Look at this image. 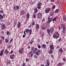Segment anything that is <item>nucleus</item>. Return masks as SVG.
I'll use <instances>...</instances> for the list:
<instances>
[{
	"instance_id": "obj_17",
	"label": "nucleus",
	"mask_w": 66,
	"mask_h": 66,
	"mask_svg": "<svg viewBox=\"0 0 66 66\" xmlns=\"http://www.w3.org/2000/svg\"><path fill=\"white\" fill-rule=\"evenodd\" d=\"M29 17H30V14H29V13H28L26 14V18L27 20H28V19H29Z\"/></svg>"
},
{
	"instance_id": "obj_44",
	"label": "nucleus",
	"mask_w": 66,
	"mask_h": 66,
	"mask_svg": "<svg viewBox=\"0 0 66 66\" xmlns=\"http://www.w3.org/2000/svg\"><path fill=\"white\" fill-rule=\"evenodd\" d=\"M22 66H26V63H23L22 65Z\"/></svg>"
},
{
	"instance_id": "obj_51",
	"label": "nucleus",
	"mask_w": 66,
	"mask_h": 66,
	"mask_svg": "<svg viewBox=\"0 0 66 66\" xmlns=\"http://www.w3.org/2000/svg\"><path fill=\"white\" fill-rule=\"evenodd\" d=\"M13 9L14 10V11H15V10H16V6L13 7Z\"/></svg>"
},
{
	"instance_id": "obj_30",
	"label": "nucleus",
	"mask_w": 66,
	"mask_h": 66,
	"mask_svg": "<svg viewBox=\"0 0 66 66\" xmlns=\"http://www.w3.org/2000/svg\"><path fill=\"white\" fill-rule=\"evenodd\" d=\"M6 34L7 35L9 36L10 35V31H8L7 32Z\"/></svg>"
},
{
	"instance_id": "obj_52",
	"label": "nucleus",
	"mask_w": 66,
	"mask_h": 66,
	"mask_svg": "<svg viewBox=\"0 0 66 66\" xmlns=\"http://www.w3.org/2000/svg\"><path fill=\"white\" fill-rule=\"evenodd\" d=\"M13 41V38H12L11 40H10V42H9V43H11L12 41Z\"/></svg>"
},
{
	"instance_id": "obj_25",
	"label": "nucleus",
	"mask_w": 66,
	"mask_h": 66,
	"mask_svg": "<svg viewBox=\"0 0 66 66\" xmlns=\"http://www.w3.org/2000/svg\"><path fill=\"white\" fill-rule=\"evenodd\" d=\"M11 63V61H8L6 62L7 64V65H9V64H10Z\"/></svg>"
},
{
	"instance_id": "obj_15",
	"label": "nucleus",
	"mask_w": 66,
	"mask_h": 66,
	"mask_svg": "<svg viewBox=\"0 0 66 66\" xmlns=\"http://www.w3.org/2000/svg\"><path fill=\"white\" fill-rule=\"evenodd\" d=\"M4 48L1 51V52L0 53V56H2L3 55V52L4 51Z\"/></svg>"
},
{
	"instance_id": "obj_4",
	"label": "nucleus",
	"mask_w": 66,
	"mask_h": 66,
	"mask_svg": "<svg viewBox=\"0 0 66 66\" xmlns=\"http://www.w3.org/2000/svg\"><path fill=\"white\" fill-rule=\"evenodd\" d=\"M61 27L63 30L65 29L66 27H65V24L63 23V22H61Z\"/></svg>"
},
{
	"instance_id": "obj_20",
	"label": "nucleus",
	"mask_w": 66,
	"mask_h": 66,
	"mask_svg": "<svg viewBox=\"0 0 66 66\" xmlns=\"http://www.w3.org/2000/svg\"><path fill=\"white\" fill-rule=\"evenodd\" d=\"M53 38H55L56 39H57V38H59L55 34L53 35Z\"/></svg>"
},
{
	"instance_id": "obj_53",
	"label": "nucleus",
	"mask_w": 66,
	"mask_h": 66,
	"mask_svg": "<svg viewBox=\"0 0 66 66\" xmlns=\"http://www.w3.org/2000/svg\"><path fill=\"white\" fill-rule=\"evenodd\" d=\"M37 50V48H34V50L35 51H36V50Z\"/></svg>"
},
{
	"instance_id": "obj_63",
	"label": "nucleus",
	"mask_w": 66,
	"mask_h": 66,
	"mask_svg": "<svg viewBox=\"0 0 66 66\" xmlns=\"http://www.w3.org/2000/svg\"><path fill=\"white\" fill-rule=\"evenodd\" d=\"M35 50H33V52H32V53H35Z\"/></svg>"
},
{
	"instance_id": "obj_56",
	"label": "nucleus",
	"mask_w": 66,
	"mask_h": 66,
	"mask_svg": "<svg viewBox=\"0 0 66 66\" xmlns=\"http://www.w3.org/2000/svg\"><path fill=\"white\" fill-rule=\"evenodd\" d=\"M41 47V46H40V45H39L38 46V48H39V49H40Z\"/></svg>"
},
{
	"instance_id": "obj_58",
	"label": "nucleus",
	"mask_w": 66,
	"mask_h": 66,
	"mask_svg": "<svg viewBox=\"0 0 66 66\" xmlns=\"http://www.w3.org/2000/svg\"><path fill=\"white\" fill-rule=\"evenodd\" d=\"M51 2H53H53H54V1L53 0H51Z\"/></svg>"
},
{
	"instance_id": "obj_32",
	"label": "nucleus",
	"mask_w": 66,
	"mask_h": 66,
	"mask_svg": "<svg viewBox=\"0 0 66 66\" xmlns=\"http://www.w3.org/2000/svg\"><path fill=\"white\" fill-rule=\"evenodd\" d=\"M16 9L17 11H18L19 9V7L18 6H16Z\"/></svg>"
},
{
	"instance_id": "obj_18",
	"label": "nucleus",
	"mask_w": 66,
	"mask_h": 66,
	"mask_svg": "<svg viewBox=\"0 0 66 66\" xmlns=\"http://www.w3.org/2000/svg\"><path fill=\"white\" fill-rule=\"evenodd\" d=\"M63 65H64V63L60 62L58 63L57 64L58 66H62Z\"/></svg>"
},
{
	"instance_id": "obj_28",
	"label": "nucleus",
	"mask_w": 66,
	"mask_h": 66,
	"mask_svg": "<svg viewBox=\"0 0 66 66\" xmlns=\"http://www.w3.org/2000/svg\"><path fill=\"white\" fill-rule=\"evenodd\" d=\"M59 9H56L55 11V13H57L58 12H59Z\"/></svg>"
},
{
	"instance_id": "obj_2",
	"label": "nucleus",
	"mask_w": 66,
	"mask_h": 66,
	"mask_svg": "<svg viewBox=\"0 0 66 66\" xmlns=\"http://www.w3.org/2000/svg\"><path fill=\"white\" fill-rule=\"evenodd\" d=\"M25 32H29V34L31 35V34H32V30L31 28L30 29H27L26 30Z\"/></svg>"
},
{
	"instance_id": "obj_6",
	"label": "nucleus",
	"mask_w": 66,
	"mask_h": 66,
	"mask_svg": "<svg viewBox=\"0 0 66 66\" xmlns=\"http://www.w3.org/2000/svg\"><path fill=\"white\" fill-rule=\"evenodd\" d=\"M6 16V14H3V16L1 14H0V19L1 20V19L3 18L4 17H5Z\"/></svg>"
},
{
	"instance_id": "obj_43",
	"label": "nucleus",
	"mask_w": 66,
	"mask_h": 66,
	"mask_svg": "<svg viewBox=\"0 0 66 66\" xmlns=\"http://www.w3.org/2000/svg\"><path fill=\"white\" fill-rule=\"evenodd\" d=\"M34 46L32 47V48L31 49V50L32 51L33 50H34Z\"/></svg>"
},
{
	"instance_id": "obj_24",
	"label": "nucleus",
	"mask_w": 66,
	"mask_h": 66,
	"mask_svg": "<svg viewBox=\"0 0 66 66\" xmlns=\"http://www.w3.org/2000/svg\"><path fill=\"white\" fill-rule=\"evenodd\" d=\"M47 65H50V62H49V60H47Z\"/></svg>"
},
{
	"instance_id": "obj_16",
	"label": "nucleus",
	"mask_w": 66,
	"mask_h": 66,
	"mask_svg": "<svg viewBox=\"0 0 66 66\" xmlns=\"http://www.w3.org/2000/svg\"><path fill=\"white\" fill-rule=\"evenodd\" d=\"M58 52H61V54H62L63 52V50L62 48H60L59 50H58Z\"/></svg>"
},
{
	"instance_id": "obj_61",
	"label": "nucleus",
	"mask_w": 66,
	"mask_h": 66,
	"mask_svg": "<svg viewBox=\"0 0 66 66\" xmlns=\"http://www.w3.org/2000/svg\"><path fill=\"white\" fill-rule=\"evenodd\" d=\"M63 61H64V62H65L66 60V59H64V58H63Z\"/></svg>"
},
{
	"instance_id": "obj_57",
	"label": "nucleus",
	"mask_w": 66,
	"mask_h": 66,
	"mask_svg": "<svg viewBox=\"0 0 66 66\" xmlns=\"http://www.w3.org/2000/svg\"><path fill=\"white\" fill-rule=\"evenodd\" d=\"M45 19H43L42 20V22H45Z\"/></svg>"
},
{
	"instance_id": "obj_41",
	"label": "nucleus",
	"mask_w": 66,
	"mask_h": 66,
	"mask_svg": "<svg viewBox=\"0 0 66 66\" xmlns=\"http://www.w3.org/2000/svg\"><path fill=\"white\" fill-rule=\"evenodd\" d=\"M61 40H62V38H60L58 40V42H59V43H60V42L61 41Z\"/></svg>"
},
{
	"instance_id": "obj_1",
	"label": "nucleus",
	"mask_w": 66,
	"mask_h": 66,
	"mask_svg": "<svg viewBox=\"0 0 66 66\" xmlns=\"http://www.w3.org/2000/svg\"><path fill=\"white\" fill-rule=\"evenodd\" d=\"M54 28L53 29L52 28H51L50 29H49L48 28H47V31L49 35H51V34H50V33L51 32V34L52 33L54 30Z\"/></svg>"
},
{
	"instance_id": "obj_3",
	"label": "nucleus",
	"mask_w": 66,
	"mask_h": 66,
	"mask_svg": "<svg viewBox=\"0 0 66 66\" xmlns=\"http://www.w3.org/2000/svg\"><path fill=\"white\" fill-rule=\"evenodd\" d=\"M1 27L2 28V30H4L6 28V26L5 24L3 23L1 24Z\"/></svg>"
},
{
	"instance_id": "obj_64",
	"label": "nucleus",
	"mask_w": 66,
	"mask_h": 66,
	"mask_svg": "<svg viewBox=\"0 0 66 66\" xmlns=\"http://www.w3.org/2000/svg\"><path fill=\"white\" fill-rule=\"evenodd\" d=\"M26 36V35H23V37H24Z\"/></svg>"
},
{
	"instance_id": "obj_36",
	"label": "nucleus",
	"mask_w": 66,
	"mask_h": 66,
	"mask_svg": "<svg viewBox=\"0 0 66 66\" xmlns=\"http://www.w3.org/2000/svg\"><path fill=\"white\" fill-rule=\"evenodd\" d=\"M22 51L20 49H19V52L21 54H22Z\"/></svg>"
},
{
	"instance_id": "obj_19",
	"label": "nucleus",
	"mask_w": 66,
	"mask_h": 66,
	"mask_svg": "<svg viewBox=\"0 0 66 66\" xmlns=\"http://www.w3.org/2000/svg\"><path fill=\"white\" fill-rule=\"evenodd\" d=\"M20 14L21 15H22L23 14H24V10H22L21 11Z\"/></svg>"
},
{
	"instance_id": "obj_37",
	"label": "nucleus",
	"mask_w": 66,
	"mask_h": 66,
	"mask_svg": "<svg viewBox=\"0 0 66 66\" xmlns=\"http://www.w3.org/2000/svg\"><path fill=\"white\" fill-rule=\"evenodd\" d=\"M36 55L37 56H38L39 55V54L38 52H36Z\"/></svg>"
},
{
	"instance_id": "obj_45",
	"label": "nucleus",
	"mask_w": 66,
	"mask_h": 66,
	"mask_svg": "<svg viewBox=\"0 0 66 66\" xmlns=\"http://www.w3.org/2000/svg\"><path fill=\"white\" fill-rule=\"evenodd\" d=\"M33 16L34 18H36V15L35 14H34V15H33Z\"/></svg>"
},
{
	"instance_id": "obj_60",
	"label": "nucleus",
	"mask_w": 66,
	"mask_h": 66,
	"mask_svg": "<svg viewBox=\"0 0 66 66\" xmlns=\"http://www.w3.org/2000/svg\"><path fill=\"white\" fill-rule=\"evenodd\" d=\"M37 52H38V53H40V50H38V51H37Z\"/></svg>"
},
{
	"instance_id": "obj_12",
	"label": "nucleus",
	"mask_w": 66,
	"mask_h": 66,
	"mask_svg": "<svg viewBox=\"0 0 66 66\" xmlns=\"http://www.w3.org/2000/svg\"><path fill=\"white\" fill-rule=\"evenodd\" d=\"M54 47H52V48H51L50 49V54H52V53H53V50L52 49H53Z\"/></svg>"
},
{
	"instance_id": "obj_50",
	"label": "nucleus",
	"mask_w": 66,
	"mask_h": 66,
	"mask_svg": "<svg viewBox=\"0 0 66 66\" xmlns=\"http://www.w3.org/2000/svg\"><path fill=\"white\" fill-rule=\"evenodd\" d=\"M41 28L42 30H45V28L43 27H42Z\"/></svg>"
},
{
	"instance_id": "obj_14",
	"label": "nucleus",
	"mask_w": 66,
	"mask_h": 66,
	"mask_svg": "<svg viewBox=\"0 0 66 66\" xmlns=\"http://www.w3.org/2000/svg\"><path fill=\"white\" fill-rule=\"evenodd\" d=\"M15 56V54H13V55H11L10 56V58L11 59H14V56Z\"/></svg>"
},
{
	"instance_id": "obj_5",
	"label": "nucleus",
	"mask_w": 66,
	"mask_h": 66,
	"mask_svg": "<svg viewBox=\"0 0 66 66\" xmlns=\"http://www.w3.org/2000/svg\"><path fill=\"white\" fill-rule=\"evenodd\" d=\"M51 10V9L49 8H47L45 9V12L46 13H48Z\"/></svg>"
},
{
	"instance_id": "obj_34",
	"label": "nucleus",
	"mask_w": 66,
	"mask_h": 66,
	"mask_svg": "<svg viewBox=\"0 0 66 66\" xmlns=\"http://www.w3.org/2000/svg\"><path fill=\"white\" fill-rule=\"evenodd\" d=\"M37 15H38V16H42V13H39L37 14Z\"/></svg>"
},
{
	"instance_id": "obj_31",
	"label": "nucleus",
	"mask_w": 66,
	"mask_h": 66,
	"mask_svg": "<svg viewBox=\"0 0 66 66\" xmlns=\"http://www.w3.org/2000/svg\"><path fill=\"white\" fill-rule=\"evenodd\" d=\"M63 20L64 21H66V17L64 16L63 18Z\"/></svg>"
},
{
	"instance_id": "obj_55",
	"label": "nucleus",
	"mask_w": 66,
	"mask_h": 66,
	"mask_svg": "<svg viewBox=\"0 0 66 66\" xmlns=\"http://www.w3.org/2000/svg\"><path fill=\"white\" fill-rule=\"evenodd\" d=\"M32 53V51H31L30 52H29V53L28 54H31V53Z\"/></svg>"
},
{
	"instance_id": "obj_10",
	"label": "nucleus",
	"mask_w": 66,
	"mask_h": 66,
	"mask_svg": "<svg viewBox=\"0 0 66 66\" xmlns=\"http://www.w3.org/2000/svg\"><path fill=\"white\" fill-rule=\"evenodd\" d=\"M39 27V26L38 24H37V25L36 26V29L37 31H38Z\"/></svg>"
},
{
	"instance_id": "obj_59",
	"label": "nucleus",
	"mask_w": 66,
	"mask_h": 66,
	"mask_svg": "<svg viewBox=\"0 0 66 66\" xmlns=\"http://www.w3.org/2000/svg\"><path fill=\"white\" fill-rule=\"evenodd\" d=\"M28 60L29 59H28V58H27L26 60V62H28Z\"/></svg>"
},
{
	"instance_id": "obj_8",
	"label": "nucleus",
	"mask_w": 66,
	"mask_h": 66,
	"mask_svg": "<svg viewBox=\"0 0 66 66\" xmlns=\"http://www.w3.org/2000/svg\"><path fill=\"white\" fill-rule=\"evenodd\" d=\"M53 21V18H52L49 17L48 18V23H50L51 21Z\"/></svg>"
},
{
	"instance_id": "obj_48",
	"label": "nucleus",
	"mask_w": 66,
	"mask_h": 66,
	"mask_svg": "<svg viewBox=\"0 0 66 66\" xmlns=\"http://www.w3.org/2000/svg\"><path fill=\"white\" fill-rule=\"evenodd\" d=\"M33 42H34V41H33L30 42V44L31 45H32V44H33Z\"/></svg>"
},
{
	"instance_id": "obj_21",
	"label": "nucleus",
	"mask_w": 66,
	"mask_h": 66,
	"mask_svg": "<svg viewBox=\"0 0 66 66\" xmlns=\"http://www.w3.org/2000/svg\"><path fill=\"white\" fill-rule=\"evenodd\" d=\"M42 47L43 48L46 49V45L45 44H43L42 46Z\"/></svg>"
},
{
	"instance_id": "obj_7",
	"label": "nucleus",
	"mask_w": 66,
	"mask_h": 66,
	"mask_svg": "<svg viewBox=\"0 0 66 66\" xmlns=\"http://www.w3.org/2000/svg\"><path fill=\"white\" fill-rule=\"evenodd\" d=\"M42 4L41 3H39L37 4V8L38 9H41V5Z\"/></svg>"
},
{
	"instance_id": "obj_27",
	"label": "nucleus",
	"mask_w": 66,
	"mask_h": 66,
	"mask_svg": "<svg viewBox=\"0 0 66 66\" xmlns=\"http://www.w3.org/2000/svg\"><path fill=\"white\" fill-rule=\"evenodd\" d=\"M18 28H20V22H18Z\"/></svg>"
},
{
	"instance_id": "obj_54",
	"label": "nucleus",
	"mask_w": 66,
	"mask_h": 66,
	"mask_svg": "<svg viewBox=\"0 0 66 66\" xmlns=\"http://www.w3.org/2000/svg\"><path fill=\"white\" fill-rule=\"evenodd\" d=\"M13 52H14V51L13 50H12L11 52H10V54H12V53H13Z\"/></svg>"
},
{
	"instance_id": "obj_26",
	"label": "nucleus",
	"mask_w": 66,
	"mask_h": 66,
	"mask_svg": "<svg viewBox=\"0 0 66 66\" xmlns=\"http://www.w3.org/2000/svg\"><path fill=\"white\" fill-rule=\"evenodd\" d=\"M57 19V17H55L53 19V21H55Z\"/></svg>"
},
{
	"instance_id": "obj_49",
	"label": "nucleus",
	"mask_w": 66,
	"mask_h": 66,
	"mask_svg": "<svg viewBox=\"0 0 66 66\" xmlns=\"http://www.w3.org/2000/svg\"><path fill=\"white\" fill-rule=\"evenodd\" d=\"M20 50H24V48L21 47Z\"/></svg>"
},
{
	"instance_id": "obj_46",
	"label": "nucleus",
	"mask_w": 66,
	"mask_h": 66,
	"mask_svg": "<svg viewBox=\"0 0 66 66\" xmlns=\"http://www.w3.org/2000/svg\"><path fill=\"white\" fill-rule=\"evenodd\" d=\"M53 45H51V46H50V48H53Z\"/></svg>"
},
{
	"instance_id": "obj_35",
	"label": "nucleus",
	"mask_w": 66,
	"mask_h": 66,
	"mask_svg": "<svg viewBox=\"0 0 66 66\" xmlns=\"http://www.w3.org/2000/svg\"><path fill=\"white\" fill-rule=\"evenodd\" d=\"M65 32H66V30H65V29H63L62 30V32L63 34H65Z\"/></svg>"
},
{
	"instance_id": "obj_11",
	"label": "nucleus",
	"mask_w": 66,
	"mask_h": 66,
	"mask_svg": "<svg viewBox=\"0 0 66 66\" xmlns=\"http://www.w3.org/2000/svg\"><path fill=\"white\" fill-rule=\"evenodd\" d=\"M54 12H55V11H51V12L50 14V16H53V14H54Z\"/></svg>"
},
{
	"instance_id": "obj_13",
	"label": "nucleus",
	"mask_w": 66,
	"mask_h": 66,
	"mask_svg": "<svg viewBox=\"0 0 66 66\" xmlns=\"http://www.w3.org/2000/svg\"><path fill=\"white\" fill-rule=\"evenodd\" d=\"M55 8V5H53L52 7L51 8V12H52L53 11H54V9Z\"/></svg>"
},
{
	"instance_id": "obj_22",
	"label": "nucleus",
	"mask_w": 66,
	"mask_h": 66,
	"mask_svg": "<svg viewBox=\"0 0 66 66\" xmlns=\"http://www.w3.org/2000/svg\"><path fill=\"white\" fill-rule=\"evenodd\" d=\"M5 43H9V39L8 38H6L5 39Z\"/></svg>"
},
{
	"instance_id": "obj_33",
	"label": "nucleus",
	"mask_w": 66,
	"mask_h": 66,
	"mask_svg": "<svg viewBox=\"0 0 66 66\" xmlns=\"http://www.w3.org/2000/svg\"><path fill=\"white\" fill-rule=\"evenodd\" d=\"M32 26H33L34 24H35V21H34V20H33L32 21Z\"/></svg>"
},
{
	"instance_id": "obj_29",
	"label": "nucleus",
	"mask_w": 66,
	"mask_h": 66,
	"mask_svg": "<svg viewBox=\"0 0 66 66\" xmlns=\"http://www.w3.org/2000/svg\"><path fill=\"white\" fill-rule=\"evenodd\" d=\"M34 11L35 13H37V12H38V10L36 8L35 9H34Z\"/></svg>"
},
{
	"instance_id": "obj_39",
	"label": "nucleus",
	"mask_w": 66,
	"mask_h": 66,
	"mask_svg": "<svg viewBox=\"0 0 66 66\" xmlns=\"http://www.w3.org/2000/svg\"><path fill=\"white\" fill-rule=\"evenodd\" d=\"M1 33L2 34H3V35H4V31H1Z\"/></svg>"
},
{
	"instance_id": "obj_47",
	"label": "nucleus",
	"mask_w": 66,
	"mask_h": 66,
	"mask_svg": "<svg viewBox=\"0 0 66 66\" xmlns=\"http://www.w3.org/2000/svg\"><path fill=\"white\" fill-rule=\"evenodd\" d=\"M11 47H12V46L11 45H9L8 47L7 48V49L11 48Z\"/></svg>"
},
{
	"instance_id": "obj_9",
	"label": "nucleus",
	"mask_w": 66,
	"mask_h": 66,
	"mask_svg": "<svg viewBox=\"0 0 66 66\" xmlns=\"http://www.w3.org/2000/svg\"><path fill=\"white\" fill-rule=\"evenodd\" d=\"M5 55H6L9 54V51L7 50V48H6L5 50Z\"/></svg>"
},
{
	"instance_id": "obj_42",
	"label": "nucleus",
	"mask_w": 66,
	"mask_h": 66,
	"mask_svg": "<svg viewBox=\"0 0 66 66\" xmlns=\"http://www.w3.org/2000/svg\"><path fill=\"white\" fill-rule=\"evenodd\" d=\"M51 57L53 59H54V56H53V55L52 54L51 55Z\"/></svg>"
},
{
	"instance_id": "obj_62",
	"label": "nucleus",
	"mask_w": 66,
	"mask_h": 66,
	"mask_svg": "<svg viewBox=\"0 0 66 66\" xmlns=\"http://www.w3.org/2000/svg\"><path fill=\"white\" fill-rule=\"evenodd\" d=\"M1 44H2V40H0V45Z\"/></svg>"
},
{
	"instance_id": "obj_23",
	"label": "nucleus",
	"mask_w": 66,
	"mask_h": 66,
	"mask_svg": "<svg viewBox=\"0 0 66 66\" xmlns=\"http://www.w3.org/2000/svg\"><path fill=\"white\" fill-rule=\"evenodd\" d=\"M55 34L57 36L58 38L60 37V35L59 34V32H56L55 33Z\"/></svg>"
},
{
	"instance_id": "obj_38",
	"label": "nucleus",
	"mask_w": 66,
	"mask_h": 66,
	"mask_svg": "<svg viewBox=\"0 0 66 66\" xmlns=\"http://www.w3.org/2000/svg\"><path fill=\"white\" fill-rule=\"evenodd\" d=\"M1 38L3 39H4L5 38V37H4L3 36H2L1 37Z\"/></svg>"
},
{
	"instance_id": "obj_40",
	"label": "nucleus",
	"mask_w": 66,
	"mask_h": 66,
	"mask_svg": "<svg viewBox=\"0 0 66 66\" xmlns=\"http://www.w3.org/2000/svg\"><path fill=\"white\" fill-rule=\"evenodd\" d=\"M34 58H36V59H37L38 56L36 55H34Z\"/></svg>"
}]
</instances>
